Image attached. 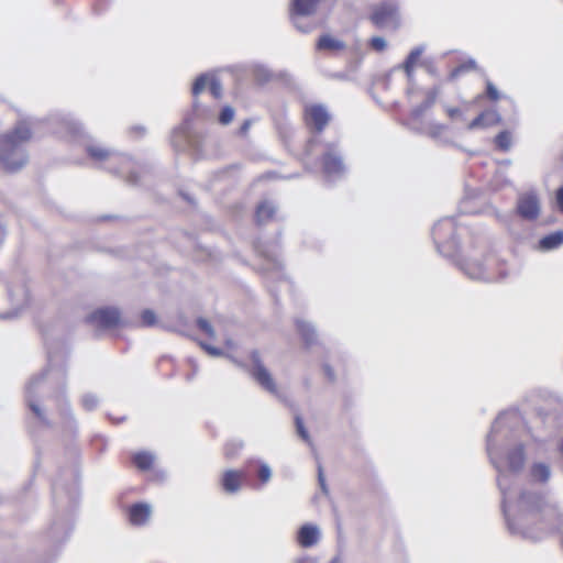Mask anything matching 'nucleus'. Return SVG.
I'll use <instances>...</instances> for the list:
<instances>
[{
  "label": "nucleus",
  "instance_id": "f257e3e1",
  "mask_svg": "<svg viewBox=\"0 0 563 563\" xmlns=\"http://www.w3.org/2000/svg\"><path fill=\"white\" fill-rule=\"evenodd\" d=\"M48 390L53 393V397L56 401L63 429L68 432H76L77 421L69 400L66 397V378L63 371L54 373L49 365L40 374L30 378L25 386V402L27 408L38 420L41 426L52 429L54 422L48 418L40 402L43 394Z\"/></svg>",
  "mask_w": 563,
  "mask_h": 563
},
{
  "label": "nucleus",
  "instance_id": "f03ea898",
  "mask_svg": "<svg viewBox=\"0 0 563 563\" xmlns=\"http://www.w3.org/2000/svg\"><path fill=\"white\" fill-rule=\"evenodd\" d=\"M54 517L47 528V538L56 544L68 540L74 525L73 517L79 501V483L76 470L63 471L52 485Z\"/></svg>",
  "mask_w": 563,
  "mask_h": 563
},
{
  "label": "nucleus",
  "instance_id": "7ed1b4c3",
  "mask_svg": "<svg viewBox=\"0 0 563 563\" xmlns=\"http://www.w3.org/2000/svg\"><path fill=\"white\" fill-rule=\"evenodd\" d=\"M31 129L24 121L19 122L12 132L0 137V165L9 173L20 170L27 162L24 143L31 139Z\"/></svg>",
  "mask_w": 563,
  "mask_h": 563
},
{
  "label": "nucleus",
  "instance_id": "20e7f679",
  "mask_svg": "<svg viewBox=\"0 0 563 563\" xmlns=\"http://www.w3.org/2000/svg\"><path fill=\"white\" fill-rule=\"evenodd\" d=\"M85 150L92 161L106 163L109 172L125 177L128 184L133 186L140 184V176L135 172L136 163L130 156L93 143L86 144Z\"/></svg>",
  "mask_w": 563,
  "mask_h": 563
},
{
  "label": "nucleus",
  "instance_id": "39448f33",
  "mask_svg": "<svg viewBox=\"0 0 563 563\" xmlns=\"http://www.w3.org/2000/svg\"><path fill=\"white\" fill-rule=\"evenodd\" d=\"M192 114L185 117L183 123L175 128L170 142L177 152H190L197 158L205 155V143L207 135L191 128Z\"/></svg>",
  "mask_w": 563,
  "mask_h": 563
},
{
  "label": "nucleus",
  "instance_id": "423d86ee",
  "mask_svg": "<svg viewBox=\"0 0 563 563\" xmlns=\"http://www.w3.org/2000/svg\"><path fill=\"white\" fill-rule=\"evenodd\" d=\"M521 521L527 534L537 538L533 530L544 531L547 528V503L541 495L522 494L520 496Z\"/></svg>",
  "mask_w": 563,
  "mask_h": 563
},
{
  "label": "nucleus",
  "instance_id": "0eeeda50",
  "mask_svg": "<svg viewBox=\"0 0 563 563\" xmlns=\"http://www.w3.org/2000/svg\"><path fill=\"white\" fill-rule=\"evenodd\" d=\"M322 175L328 183H335L346 173L342 152L336 143H324L320 156Z\"/></svg>",
  "mask_w": 563,
  "mask_h": 563
},
{
  "label": "nucleus",
  "instance_id": "6e6552de",
  "mask_svg": "<svg viewBox=\"0 0 563 563\" xmlns=\"http://www.w3.org/2000/svg\"><path fill=\"white\" fill-rule=\"evenodd\" d=\"M369 20L377 27L398 29L400 25L398 4L389 0L374 4L371 9Z\"/></svg>",
  "mask_w": 563,
  "mask_h": 563
},
{
  "label": "nucleus",
  "instance_id": "1a4fd4ad",
  "mask_svg": "<svg viewBox=\"0 0 563 563\" xmlns=\"http://www.w3.org/2000/svg\"><path fill=\"white\" fill-rule=\"evenodd\" d=\"M52 133L60 136L77 137L82 134V125L69 114L54 113L46 119Z\"/></svg>",
  "mask_w": 563,
  "mask_h": 563
},
{
  "label": "nucleus",
  "instance_id": "9d476101",
  "mask_svg": "<svg viewBox=\"0 0 563 563\" xmlns=\"http://www.w3.org/2000/svg\"><path fill=\"white\" fill-rule=\"evenodd\" d=\"M251 361L252 366L249 372L252 378L269 394L277 395V385L269 371L263 364L258 351L254 350L251 352Z\"/></svg>",
  "mask_w": 563,
  "mask_h": 563
},
{
  "label": "nucleus",
  "instance_id": "9b49d317",
  "mask_svg": "<svg viewBox=\"0 0 563 563\" xmlns=\"http://www.w3.org/2000/svg\"><path fill=\"white\" fill-rule=\"evenodd\" d=\"M330 113L323 104H311L305 108V121L310 131L321 133L330 121Z\"/></svg>",
  "mask_w": 563,
  "mask_h": 563
},
{
  "label": "nucleus",
  "instance_id": "f8f14e48",
  "mask_svg": "<svg viewBox=\"0 0 563 563\" xmlns=\"http://www.w3.org/2000/svg\"><path fill=\"white\" fill-rule=\"evenodd\" d=\"M86 321L101 329H111L119 324L120 311L114 307L99 308L87 316Z\"/></svg>",
  "mask_w": 563,
  "mask_h": 563
},
{
  "label": "nucleus",
  "instance_id": "ddd939ff",
  "mask_svg": "<svg viewBox=\"0 0 563 563\" xmlns=\"http://www.w3.org/2000/svg\"><path fill=\"white\" fill-rule=\"evenodd\" d=\"M238 181V168L234 165L227 166L214 172L208 187L212 190H223L233 187Z\"/></svg>",
  "mask_w": 563,
  "mask_h": 563
},
{
  "label": "nucleus",
  "instance_id": "4468645a",
  "mask_svg": "<svg viewBox=\"0 0 563 563\" xmlns=\"http://www.w3.org/2000/svg\"><path fill=\"white\" fill-rule=\"evenodd\" d=\"M9 300L13 307V311L2 314L1 318L8 319L15 317L18 311L25 307L30 300L29 289L24 282H20L14 286L8 287Z\"/></svg>",
  "mask_w": 563,
  "mask_h": 563
},
{
  "label": "nucleus",
  "instance_id": "2eb2a0df",
  "mask_svg": "<svg viewBox=\"0 0 563 563\" xmlns=\"http://www.w3.org/2000/svg\"><path fill=\"white\" fill-rule=\"evenodd\" d=\"M518 214L527 220H534L540 212L539 199L534 194H525L519 197L517 203Z\"/></svg>",
  "mask_w": 563,
  "mask_h": 563
},
{
  "label": "nucleus",
  "instance_id": "dca6fc26",
  "mask_svg": "<svg viewBox=\"0 0 563 563\" xmlns=\"http://www.w3.org/2000/svg\"><path fill=\"white\" fill-rule=\"evenodd\" d=\"M256 252L265 260V271L279 272L283 267V263L279 258V251L277 245L267 246L262 243L255 244Z\"/></svg>",
  "mask_w": 563,
  "mask_h": 563
},
{
  "label": "nucleus",
  "instance_id": "f3484780",
  "mask_svg": "<svg viewBox=\"0 0 563 563\" xmlns=\"http://www.w3.org/2000/svg\"><path fill=\"white\" fill-rule=\"evenodd\" d=\"M320 538L321 531L319 527L313 523H305L297 531V542L305 549L316 545Z\"/></svg>",
  "mask_w": 563,
  "mask_h": 563
},
{
  "label": "nucleus",
  "instance_id": "a211bd4d",
  "mask_svg": "<svg viewBox=\"0 0 563 563\" xmlns=\"http://www.w3.org/2000/svg\"><path fill=\"white\" fill-rule=\"evenodd\" d=\"M296 329L303 341L306 347L318 344V333L314 325L306 320L297 319Z\"/></svg>",
  "mask_w": 563,
  "mask_h": 563
},
{
  "label": "nucleus",
  "instance_id": "6ab92c4d",
  "mask_svg": "<svg viewBox=\"0 0 563 563\" xmlns=\"http://www.w3.org/2000/svg\"><path fill=\"white\" fill-rule=\"evenodd\" d=\"M244 473L235 470H228L223 473L221 485L225 493L235 494L240 490Z\"/></svg>",
  "mask_w": 563,
  "mask_h": 563
},
{
  "label": "nucleus",
  "instance_id": "aec40b11",
  "mask_svg": "<svg viewBox=\"0 0 563 563\" xmlns=\"http://www.w3.org/2000/svg\"><path fill=\"white\" fill-rule=\"evenodd\" d=\"M151 516V507L145 503L133 504L129 509V520L134 526L144 525Z\"/></svg>",
  "mask_w": 563,
  "mask_h": 563
},
{
  "label": "nucleus",
  "instance_id": "412c9836",
  "mask_svg": "<svg viewBox=\"0 0 563 563\" xmlns=\"http://www.w3.org/2000/svg\"><path fill=\"white\" fill-rule=\"evenodd\" d=\"M500 120L498 113L494 110H485L481 112L476 118H474L468 123V130H474L477 128H485L488 125H493L498 123Z\"/></svg>",
  "mask_w": 563,
  "mask_h": 563
},
{
  "label": "nucleus",
  "instance_id": "4be33fe9",
  "mask_svg": "<svg viewBox=\"0 0 563 563\" xmlns=\"http://www.w3.org/2000/svg\"><path fill=\"white\" fill-rule=\"evenodd\" d=\"M346 47V44L338 38L332 37L329 34H323L317 41V49L319 51H329V52H339Z\"/></svg>",
  "mask_w": 563,
  "mask_h": 563
},
{
  "label": "nucleus",
  "instance_id": "5701e85b",
  "mask_svg": "<svg viewBox=\"0 0 563 563\" xmlns=\"http://www.w3.org/2000/svg\"><path fill=\"white\" fill-rule=\"evenodd\" d=\"M276 213V206L268 200L262 201L255 210V220L258 224H264L272 220Z\"/></svg>",
  "mask_w": 563,
  "mask_h": 563
},
{
  "label": "nucleus",
  "instance_id": "b1692460",
  "mask_svg": "<svg viewBox=\"0 0 563 563\" xmlns=\"http://www.w3.org/2000/svg\"><path fill=\"white\" fill-rule=\"evenodd\" d=\"M311 14L312 13H299L292 5L291 22L294 26L301 33L311 32L313 29V24L307 21L308 16H310Z\"/></svg>",
  "mask_w": 563,
  "mask_h": 563
},
{
  "label": "nucleus",
  "instance_id": "393cba45",
  "mask_svg": "<svg viewBox=\"0 0 563 563\" xmlns=\"http://www.w3.org/2000/svg\"><path fill=\"white\" fill-rule=\"evenodd\" d=\"M508 463L511 470L519 471L525 463V448L519 445L514 449L508 455Z\"/></svg>",
  "mask_w": 563,
  "mask_h": 563
},
{
  "label": "nucleus",
  "instance_id": "a878e982",
  "mask_svg": "<svg viewBox=\"0 0 563 563\" xmlns=\"http://www.w3.org/2000/svg\"><path fill=\"white\" fill-rule=\"evenodd\" d=\"M563 243V232H554L544 238L539 242L540 249L552 250L560 246Z\"/></svg>",
  "mask_w": 563,
  "mask_h": 563
},
{
  "label": "nucleus",
  "instance_id": "bb28decb",
  "mask_svg": "<svg viewBox=\"0 0 563 563\" xmlns=\"http://www.w3.org/2000/svg\"><path fill=\"white\" fill-rule=\"evenodd\" d=\"M531 477L540 483H545L550 477V468L544 463H536L530 470Z\"/></svg>",
  "mask_w": 563,
  "mask_h": 563
},
{
  "label": "nucleus",
  "instance_id": "cd10ccee",
  "mask_svg": "<svg viewBox=\"0 0 563 563\" xmlns=\"http://www.w3.org/2000/svg\"><path fill=\"white\" fill-rule=\"evenodd\" d=\"M252 75L254 80L260 85H264L273 78L272 71L264 65H254Z\"/></svg>",
  "mask_w": 563,
  "mask_h": 563
},
{
  "label": "nucleus",
  "instance_id": "c85d7f7f",
  "mask_svg": "<svg viewBox=\"0 0 563 563\" xmlns=\"http://www.w3.org/2000/svg\"><path fill=\"white\" fill-rule=\"evenodd\" d=\"M133 462L141 471H147L153 465L154 456L148 452H139L134 454Z\"/></svg>",
  "mask_w": 563,
  "mask_h": 563
},
{
  "label": "nucleus",
  "instance_id": "c756f323",
  "mask_svg": "<svg viewBox=\"0 0 563 563\" xmlns=\"http://www.w3.org/2000/svg\"><path fill=\"white\" fill-rule=\"evenodd\" d=\"M511 140L512 137L509 131H501L495 136L494 143L499 151L506 152L511 146Z\"/></svg>",
  "mask_w": 563,
  "mask_h": 563
},
{
  "label": "nucleus",
  "instance_id": "7c9ffc66",
  "mask_svg": "<svg viewBox=\"0 0 563 563\" xmlns=\"http://www.w3.org/2000/svg\"><path fill=\"white\" fill-rule=\"evenodd\" d=\"M420 49L416 48L413 51H411L409 53V55L407 56L405 63H404V69L405 71L410 75L415 68V66L417 65L419 58H420Z\"/></svg>",
  "mask_w": 563,
  "mask_h": 563
},
{
  "label": "nucleus",
  "instance_id": "2f4dec72",
  "mask_svg": "<svg viewBox=\"0 0 563 563\" xmlns=\"http://www.w3.org/2000/svg\"><path fill=\"white\" fill-rule=\"evenodd\" d=\"M99 399L95 394L87 393L81 397V406L87 411H92L98 407Z\"/></svg>",
  "mask_w": 563,
  "mask_h": 563
},
{
  "label": "nucleus",
  "instance_id": "473e14b6",
  "mask_svg": "<svg viewBox=\"0 0 563 563\" xmlns=\"http://www.w3.org/2000/svg\"><path fill=\"white\" fill-rule=\"evenodd\" d=\"M295 426H296V431L298 433V435L308 444H311V439H310V435H309V432L308 430L306 429L305 427V423H303V420L302 418L297 415L295 417Z\"/></svg>",
  "mask_w": 563,
  "mask_h": 563
},
{
  "label": "nucleus",
  "instance_id": "72a5a7b5",
  "mask_svg": "<svg viewBox=\"0 0 563 563\" xmlns=\"http://www.w3.org/2000/svg\"><path fill=\"white\" fill-rule=\"evenodd\" d=\"M243 448V442L241 440H232L225 444L224 454L227 457H234Z\"/></svg>",
  "mask_w": 563,
  "mask_h": 563
},
{
  "label": "nucleus",
  "instance_id": "f704fd0d",
  "mask_svg": "<svg viewBox=\"0 0 563 563\" xmlns=\"http://www.w3.org/2000/svg\"><path fill=\"white\" fill-rule=\"evenodd\" d=\"M209 76L208 74H201L199 75L194 85H192V88H191V92L195 97H197L206 87L207 84H209Z\"/></svg>",
  "mask_w": 563,
  "mask_h": 563
},
{
  "label": "nucleus",
  "instance_id": "c9c22d12",
  "mask_svg": "<svg viewBox=\"0 0 563 563\" xmlns=\"http://www.w3.org/2000/svg\"><path fill=\"white\" fill-rule=\"evenodd\" d=\"M234 113H235V111L231 106L223 107L219 114V122L222 125L229 124L230 122H232V120L234 118Z\"/></svg>",
  "mask_w": 563,
  "mask_h": 563
},
{
  "label": "nucleus",
  "instance_id": "e433bc0d",
  "mask_svg": "<svg viewBox=\"0 0 563 563\" xmlns=\"http://www.w3.org/2000/svg\"><path fill=\"white\" fill-rule=\"evenodd\" d=\"M196 323H197V327L202 332H205L209 338H211V339L214 338V335H216L214 329H213V327L211 325V323L207 319H205L202 317H199L196 320Z\"/></svg>",
  "mask_w": 563,
  "mask_h": 563
},
{
  "label": "nucleus",
  "instance_id": "4c0bfd02",
  "mask_svg": "<svg viewBox=\"0 0 563 563\" xmlns=\"http://www.w3.org/2000/svg\"><path fill=\"white\" fill-rule=\"evenodd\" d=\"M209 90L211 92V95L216 98V99H219L221 98L222 96V84L221 81L212 76L210 77V80H209Z\"/></svg>",
  "mask_w": 563,
  "mask_h": 563
},
{
  "label": "nucleus",
  "instance_id": "58836bf2",
  "mask_svg": "<svg viewBox=\"0 0 563 563\" xmlns=\"http://www.w3.org/2000/svg\"><path fill=\"white\" fill-rule=\"evenodd\" d=\"M141 322L145 327H152L156 323V314L151 309H145L141 313Z\"/></svg>",
  "mask_w": 563,
  "mask_h": 563
},
{
  "label": "nucleus",
  "instance_id": "ea45409f",
  "mask_svg": "<svg viewBox=\"0 0 563 563\" xmlns=\"http://www.w3.org/2000/svg\"><path fill=\"white\" fill-rule=\"evenodd\" d=\"M485 95H486L487 99L493 102H497L500 99V95H499L497 88L490 80H486Z\"/></svg>",
  "mask_w": 563,
  "mask_h": 563
},
{
  "label": "nucleus",
  "instance_id": "a19ab883",
  "mask_svg": "<svg viewBox=\"0 0 563 563\" xmlns=\"http://www.w3.org/2000/svg\"><path fill=\"white\" fill-rule=\"evenodd\" d=\"M257 476L263 484L269 482L272 477V470L269 465L266 463H261L260 468L257 471Z\"/></svg>",
  "mask_w": 563,
  "mask_h": 563
},
{
  "label": "nucleus",
  "instance_id": "79ce46f5",
  "mask_svg": "<svg viewBox=\"0 0 563 563\" xmlns=\"http://www.w3.org/2000/svg\"><path fill=\"white\" fill-rule=\"evenodd\" d=\"M369 45L376 52H383L386 48V42L380 36L372 37L369 41Z\"/></svg>",
  "mask_w": 563,
  "mask_h": 563
},
{
  "label": "nucleus",
  "instance_id": "37998d69",
  "mask_svg": "<svg viewBox=\"0 0 563 563\" xmlns=\"http://www.w3.org/2000/svg\"><path fill=\"white\" fill-rule=\"evenodd\" d=\"M201 347L210 355L212 356H221L223 354L222 350L216 346H212L208 343H200Z\"/></svg>",
  "mask_w": 563,
  "mask_h": 563
},
{
  "label": "nucleus",
  "instance_id": "c03bdc74",
  "mask_svg": "<svg viewBox=\"0 0 563 563\" xmlns=\"http://www.w3.org/2000/svg\"><path fill=\"white\" fill-rule=\"evenodd\" d=\"M318 482H319V486H320L321 490L324 494H328V487L325 484V478H324L321 465L318 466Z\"/></svg>",
  "mask_w": 563,
  "mask_h": 563
},
{
  "label": "nucleus",
  "instance_id": "a18cd8bd",
  "mask_svg": "<svg viewBox=\"0 0 563 563\" xmlns=\"http://www.w3.org/2000/svg\"><path fill=\"white\" fill-rule=\"evenodd\" d=\"M325 377L329 379V382L333 383L335 380V374L333 368L329 364H323L322 366Z\"/></svg>",
  "mask_w": 563,
  "mask_h": 563
},
{
  "label": "nucleus",
  "instance_id": "49530a36",
  "mask_svg": "<svg viewBox=\"0 0 563 563\" xmlns=\"http://www.w3.org/2000/svg\"><path fill=\"white\" fill-rule=\"evenodd\" d=\"M192 108H194V114L196 117L207 118L208 110L207 109H200V106H199L197 100L194 101Z\"/></svg>",
  "mask_w": 563,
  "mask_h": 563
},
{
  "label": "nucleus",
  "instance_id": "de8ad7c7",
  "mask_svg": "<svg viewBox=\"0 0 563 563\" xmlns=\"http://www.w3.org/2000/svg\"><path fill=\"white\" fill-rule=\"evenodd\" d=\"M555 198H556L558 207H559L560 211L563 213V187H560L556 190Z\"/></svg>",
  "mask_w": 563,
  "mask_h": 563
},
{
  "label": "nucleus",
  "instance_id": "09e8293b",
  "mask_svg": "<svg viewBox=\"0 0 563 563\" xmlns=\"http://www.w3.org/2000/svg\"><path fill=\"white\" fill-rule=\"evenodd\" d=\"M319 140L317 137H311L309 141H308V144H307V152L312 154L314 152V148L316 146L319 145Z\"/></svg>",
  "mask_w": 563,
  "mask_h": 563
},
{
  "label": "nucleus",
  "instance_id": "8fccbe9b",
  "mask_svg": "<svg viewBox=\"0 0 563 563\" xmlns=\"http://www.w3.org/2000/svg\"><path fill=\"white\" fill-rule=\"evenodd\" d=\"M110 2V0H98L96 5H95V10L98 12V13H101L102 11H104L106 9V5Z\"/></svg>",
  "mask_w": 563,
  "mask_h": 563
},
{
  "label": "nucleus",
  "instance_id": "3c124183",
  "mask_svg": "<svg viewBox=\"0 0 563 563\" xmlns=\"http://www.w3.org/2000/svg\"><path fill=\"white\" fill-rule=\"evenodd\" d=\"M446 114L449 118L454 119L461 115V110L459 108L451 107L446 109Z\"/></svg>",
  "mask_w": 563,
  "mask_h": 563
},
{
  "label": "nucleus",
  "instance_id": "603ef678",
  "mask_svg": "<svg viewBox=\"0 0 563 563\" xmlns=\"http://www.w3.org/2000/svg\"><path fill=\"white\" fill-rule=\"evenodd\" d=\"M251 124H252L251 120H245L240 126V130H239L240 134L245 135L249 132Z\"/></svg>",
  "mask_w": 563,
  "mask_h": 563
},
{
  "label": "nucleus",
  "instance_id": "864d4df0",
  "mask_svg": "<svg viewBox=\"0 0 563 563\" xmlns=\"http://www.w3.org/2000/svg\"><path fill=\"white\" fill-rule=\"evenodd\" d=\"M472 67H474V64H473V63H472L470 66H467V65H461V66L456 67V68L452 71L451 76H452V77H456L460 73H462V71H464V70H466V69H468V68H472Z\"/></svg>",
  "mask_w": 563,
  "mask_h": 563
},
{
  "label": "nucleus",
  "instance_id": "5fc2aeb1",
  "mask_svg": "<svg viewBox=\"0 0 563 563\" xmlns=\"http://www.w3.org/2000/svg\"><path fill=\"white\" fill-rule=\"evenodd\" d=\"M295 563H317V559L309 555H305L297 559Z\"/></svg>",
  "mask_w": 563,
  "mask_h": 563
},
{
  "label": "nucleus",
  "instance_id": "6e6d98bb",
  "mask_svg": "<svg viewBox=\"0 0 563 563\" xmlns=\"http://www.w3.org/2000/svg\"><path fill=\"white\" fill-rule=\"evenodd\" d=\"M435 101V93H432L428 97V99L421 106L422 109L430 108Z\"/></svg>",
  "mask_w": 563,
  "mask_h": 563
},
{
  "label": "nucleus",
  "instance_id": "4d7b16f0",
  "mask_svg": "<svg viewBox=\"0 0 563 563\" xmlns=\"http://www.w3.org/2000/svg\"><path fill=\"white\" fill-rule=\"evenodd\" d=\"M180 194H181V196L184 197V199H185V200H187L189 203H192V202H194V201H192V199H191V197H190L189 195L184 194V192H180Z\"/></svg>",
  "mask_w": 563,
  "mask_h": 563
},
{
  "label": "nucleus",
  "instance_id": "13d9d810",
  "mask_svg": "<svg viewBox=\"0 0 563 563\" xmlns=\"http://www.w3.org/2000/svg\"><path fill=\"white\" fill-rule=\"evenodd\" d=\"M195 374H196V369L194 371V373H192V374H189V375L187 376V380H188V382H190V380L194 378Z\"/></svg>",
  "mask_w": 563,
  "mask_h": 563
},
{
  "label": "nucleus",
  "instance_id": "bf43d9fd",
  "mask_svg": "<svg viewBox=\"0 0 563 563\" xmlns=\"http://www.w3.org/2000/svg\"><path fill=\"white\" fill-rule=\"evenodd\" d=\"M330 563H341L340 559L339 558H334L331 560Z\"/></svg>",
  "mask_w": 563,
  "mask_h": 563
},
{
  "label": "nucleus",
  "instance_id": "052dcab7",
  "mask_svg": "<svg viewBox=\"0 0 563 563\" xmlns=\"http://www.w3.org/2000/svg\"><path fill=\"white\" fill-rule=\"evenodd\" d=\"M336 527H338V530L340 531L341 526H340V522H339V521L336 522Z\"/></svg>",
  "mask_w": 563,
  "mask_h": 563
},
{
  "label": "nucleus",
  "instance_id": "680f3d73",
  "mask_svg": "<svg viewBox=\"0 0 563 563\" xmlns=\"http://www.w3.org/2000/svg\"><path fill=\"white\" fill-rule=\"evenodd\" d=\"M48 362H49V363L52 362V356H51V354H48Z\"/></svg>",
  "mask_w": 563,
  "mask_h": 563
}]
</instances>
